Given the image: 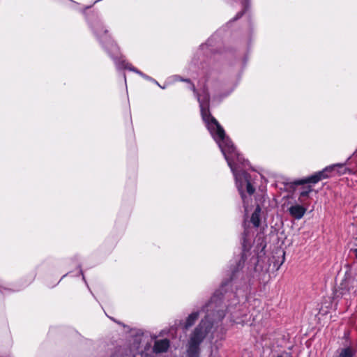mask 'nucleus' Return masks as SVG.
<instances>
[{
  "label": "nucleus",
  "instance_id": "obj_1",
  "mask_svg": "<svg viewBox=\"0 0 357 357\" xmlns=\"http://www.w3.org/2000/svg\"><path fill=\"white\" fill-rule=\"evenodd\" d=\"M175 80L188 82L189 88L197 96L203 121L205 122L212 137L218 143L229 167L233 172L245 210L247 211L250 197L255 191V188L250 181L249 175L244 170L241 169V167H245L248 162L238 153L230 139L225 135L224 129L217 120L211 115L208 109L210 97L207 90L203 89L202 93H198L194 84L191 83L190 79H183L180 77L176 76Z\"/></svg>",
  "mask_w": 357,
  "mask_h": 357
},
{
  "label": "nucleus",
  "instance_id": "obj_2",
  "mask_svg": "<svg viewBox=\"0 0 357 357\" xmlns=\"http://www.w3.org/2000/svg\"><path fill=\"white\" fill-rule=\"evenodd\" d=\"M206 313L204 319L192 333L187 348V357H199V345L209 332L213 323L220 321L225 316V306L222 298L215 294L210 301L203 307Z\"/></svg>",
  "mask_w": 357,
  "mask_h": 357
},
{
  "label": "nucleus",
  "instance_id": "obj_3",
  "mask_svg": "<svg viewBox=\"0 0 357 357\" xmlns=\"http://www.w3.org/2000/svg\"><path fill=\"white\" fill-rule=\"evenodd\" d=\"M337 167L341 169V170L340 171V174H346L347 172H349L350 174L354 173V172L351 171L350 169L346 168L343 164H335L326 167L322 171L318 172L306 178L294 181V182L291 183V187H294V185H304L306 183H317L319 181L328 178V174L333 172L335 169Z\"/></svg>",
  "mask_w": 357,
  "mask_h": 357
},
{
  "label": "nucleus",
  "instance_id": "obj_4",
  "mask_svg": "<svg viewBox=\"0 0 357 357\" xmlns=\"http://www.w3.org/2000/svg\"><path fill=\"white\" fill-rule=\"evenodd\" d=\"M290 215L294 218L299 220L303 218L306 212V208L304 206L296 204L289 208Z\"/></svg>",
  "mask_w": 357,
  "mask_h": 357
},
{
  "label": "nucleus",
  "instance_id": "obj_5",
  "mask_svg": "<svg viewBox=\"0 0 357 357\" xmlns=\"http://www.w3.org/2000/svg\"><path fill=\"white\" fill-rule=\"evenodd\" d=\"M250 242L247 239L246 236L243 238V254L241 256V259L239 261V262L237 264V268L233 271L232 276L231 278V280H233L235 276V274L238 271L242 268V263H244L245 261V256L246 255V251L248 250L250 248Z\"/></svg>",
  "mask_w": 357,
  "mask_h": 357
},
{
  "label": "nucleus",
  "instance_id": "obj_6",
  "mask_svg": "<svg viewBox=\"0 0 357 357\" xmlns=\"http://www.w3.org/2000/svg\"><path fill=\"white\" fill-rule=\"evenodd\" d=\"M169 347V341L167 339L160 340L155 342L153 351L155 353H162L167 351Z\"/></svg>",
  "mask_w": 357,
  "mask_h": 357
},
{
  "label": "nucleus",
  "instance_id": "obj_7",
  "mask_svg": "<svg viewBox=\"0 0 357 357\" xmlns=\"http://www.w3.org/2000/svg\"><path fill=\"white\" fill-rule=\"evenodd\" d=\"M116 64L118 68L128 69L131 71H133V72L139 74L142 77H143V76H144V74L143 73L138 70L135 68L132 67L130 63L126 62L125 60L119 61L116 62Z\"/></svg>",
  "mask_w": 357,
  "mask_h": 357
},
{
  "label": "nucleus",
  "instance_id": "obj_8",
  "mask_svg": "<svg viewBox=\"0 0 357 357\" xmlns=\"http://www.w3.org/2000/svg\"><path fill=\"white\" fill-rule=\"evenodd\" d=\"M199 317V312H194L191 313L186 319L184 324V328L188 329L191 327Z\"/></svg>",
  "mask_w": 357,
  "mask_h": 357
},
{
  "label": "nucleus",
  "instance_id": "obj_9",
  "mask_svg": "<svg viewBox=\"0 0 357 357\" xmlns=\"http://www.w3.org/2000/svg\"><path fill=\"white\" fill-rule=\"evenodd\" d=\"M312 191V188L310 185L302 187L301 191L300 192L299 197H298L299 202L303 203L305 201V199L306 197H308L310 192Z\"/></svg>",
  "mask_w": 357,
  "mask_h": 357
},
{
  "label": "nucleus",
  "instance_id": "obj_10",
  "mask_svg": "<svg viewBox=\"0 0 357 357\" xmlns=\"http://www.w3.org/2000/svg\"><path fill=\"white\" fill-rule=\"evenodd\" d=\"M260 212L261 208L259 206H257L251 216V222L255 227H258L260 224Z\"/></svg>",
  "mask_w": 357,
  "mask_h": 357
},
{
  "label": "nucleus",
  "instance_id": "obj_11",
  "mask_svg": "<svg viewBox=\"0 0 357 357\" xmlns=\"http://www.w3.org/2000/svg\"><path fill=\"white\" fill-rule=\"evenodd\" d=\"M354 353L351 348L347 347L341 350L337 357H354Z\"/></svg>",
  "mask_w": 357,
  "mask_h": 357
},
{
  "label": "nucleus",
  "instance_id": "obj_12",
  "mask_svg": "<svg viewBox=\"0 0 357 357\" xmlns=\"http://www.w3.org/2000/svg\"><path fill=\"white\" fill-rule=\"evenodd\" d=\"M233 303L232 305H229L227 306V310L228 312H231V313H233V307H236V304L238 303V299L234 296V299H233Z\"/></svg>",
  "mask_w": 357,
  "mask_h": 357
},
{
  "label": "nucleus",
  "instance_id": "obj_13",
  "mask_svg": "<svg viewBox=\"0 0 357 357\" xmlns=\"http://www.w3.org/2000/svg\"><path fill=\"white\" fill-rule=\"evenodd\" d=\"M248 1V0H241L242 4H243L244 8H246Z\"/></svg>",
  "mask_w": 357,
  "mask_h": 357
},
{
  "label": "nucleus",
  "instance_id": "obj_14",
  "mask_svg": "<svg viewBox=\"0 0 357 357\" xmlns=\"http://www.w3.org/2000/svg\"><path fill=\"white\" fill-rule=\"evenodd\" d=\"M143 77H144V79H149V80H151V78L150 77H149L148 75H146L145 74H144V76H143Z\"/></svg>",
  "mask_w": 357,
  "mask_h": 357
},
{
  "label": "nucleus",
  "instance_id": "obj_15",
  "mask_svg": "<svg viewBox=\"0 0 357 357\" xmlns=\"http://www.w3.org/2000/svg\"><path fill=\"white\" fill-rule=\"evenodd\" d=\"M242 15H243V13H238V14H237V15H236V19H238V18H239V17H241Z\"/></svg>",
  "mask_w": 357,
  "mask_h": 357
},
{
  "label": "nucleus",
  "instance_id": "obj_16",
  "mask_svg": "<svg viewBox=\"0 0 357 357\" xmlns=\"http://www.w3.org/2000/svg\"><path fill=\"white\" fill-rule=\"evenodd\" d=\"M356 240L357 241V238H356ZM354 253L355 254L356 257H357V248L354 250Z\"/></svg>",
  "mask_w": 357,
  "mask_h": 357
},
{
  "label": "nucleus",
  "instance_id": "obj_17",
  "mask_svg": "<svg viewBox=\"0 0 357 357\" xmlns=\"http://www.w3.org/2000/svg\"><path fill=\"white\" fill-rule=\"evenodd\" d=\"M98 27H100V25H98V26L95 27V29H98Z\"/></svg>",
  "mask_w": 357,
  "mask_h": 357
},
{
  "label": "nucleus",
  "instance_id": "obj_18",
  "mask_svg": "<svg viewBox=\"0 0 357 357\" xmlns=\"http://www.w3.org/2000/svg\"><path fill=\"white\" fill-rule=\"evenodd\" d=\"M98 27H100V25H98V26L95 27V29H98Z\"/></svg>",
  "mask_w": 357,
  "mask_h": 357
},
{
  "label": "nucleus",
  "instance_id": "obj_19",
  "mask_svg": "<svg viewBox=\"0 0 357 357\" xmlns=\"http://www.w3.org/2000/svg\"><path fill=\"white\" fill-rule=\"evenodd\" d=\"M98 27H100V25H98V26L95 27V29H98Z\"/></svg>",
  "mask_w": 357,
  "mask_h": 357
},
{
  "label": "nucleus",
  "instance_id": "obj_20",
  "mask_svg": "<svg viewBox=\"0 0 357 357\" xmlns=\"http://www.w3.org/2000/svg\"><path fill=\"white\" fill-rule=\"evenodd\" d=\"M278 357H282V356H278Z\"/></svg>",
  "mask_w": 357,
  "mask_h": 357
}]
</instances>
